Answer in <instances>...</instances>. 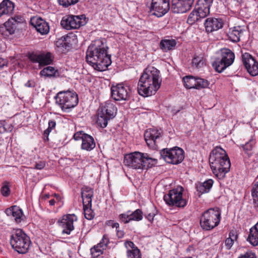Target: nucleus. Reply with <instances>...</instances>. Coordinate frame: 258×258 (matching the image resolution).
Here are the masks:
<instances>
[{"label": "nucleus", "instance_id": "nucleus-49", "mask_svg": "<svg viewBox=\"0 0 258 258\" xmlns=\"http://www.w3.org/2000/svg\"><path fill=\"white\" fill-rule=\"evenodd\" d=\"M87 134L84 133L83 132H78L74 134V139L75 140H79L81 139L83 141L84 136H85Z\"/></svg>", "mask_w": 258, "mask_h": 258}, {"label": "nucleus", "instance_id": "nucleus-55", "mask_svg": "<svg viewBox=\"0 0 258 258\" xmlns=\"http://www.w3.org/2000/svg\"><path fill=\"white\" fill-rule=\"evenodd\" d=\"M35 82L32 80H29L25 84V86L27 87H35Z\"/></svg>", "mask_w": 258, "mask_h": 258}, {"label": "nucleus", "instance_id": "nucleus-6", "mask_svg": "<svg viewBox=\"0 0 258 258\" xmlns=\"http://www.w3.org/2000/svg\"><path fill=\"white\" fill-rule=\"evenodd\" d=\"M221 220V211L215 207L206 210L200 219V225L205 230H211L217 226Z\"/></svg>", "mask_w": 258, "mask_h": 258}, {"label": "nucleus", "instance_id": "nucleus-52", "mask_svg": "<svg viewBox=\"0 0 258 258\" xmlns=\"http://www.w3.org/2000/svg\"><path fill=\"white\" fill-rule=\"evenodd\" d=\"M238 235L237 232L235 230H231L229 233V238H231L232 240L235 241L237 240Z\"/></svg>", "mask_w": 258, "mask_h": 258}, {"label": "nucleus", "instance_id": "nucleus-14", "mask_svg": "<svg viewBox=\"0 0 258 258\" xmlns=\"http://www.w3.org/2000/svg\"><path fill=\"white\" fill-rule=\"evenodd\" d=\"M162 131L156 128H149L144 134L145 140L149 147L156 149L157 144L162 140Z\"/></svg>", "mask_w": 258, "mask_h": 258}, {"label": "nucleus", "instance_id": "nucleus-28", "mask_svg": "<svg viewBox=\"0 0 258 258\" xmlns=\"http://www.w3.org/2000/svg\"><path fill=\"white\" fill-rule=\"evenodd\" d=\"M83 200V206H91L92 198L93 196V190L89 187H85L82 188L81 193Z\"/></svg>", "mask_w": 258, "mask_h": 258}, {"label": "nucleus", "instance_id": "nucleus-33", "mask_svg": "<svg viewBox=\"0 0 258 258\" xmlns=\"http://www.w3.org/2000/svg\"><path fill=\"white\" fill-rule=\"evenodd\" d=\"M213 184L212 179H208L203 183L197 185V191L201 194L208 192Z\"/></svg>", "mask_w": 258, "mask_h": 258}, {"label": "nucleus", "instance_id": "nucleus-37", "mask_svg": "<svg viewBox=\"0 0 258 258\" xmlns=\"http://www.w3.org/2000/svg\"><path fill=\"white\" fill-rule=\"evenodd\" d=\"M201 18H204L210 14V9L202 6L198 5L195 9Z\"/></svg>", "mask_w": 258, "mask_h": 258}, {"label": "nucleus", "instance_id": "nucleus-8", "mask_svg": "<svg viewBox=\"0 0 258 258\" xmlns=\"http://www.w3.org/2000/svg\"><path fill=\"white\" fill-rule=\"evenodd\" d=\"M234 58V53L230 49L222 48L220 50V56L215 59L212 65L216 72L221 73L232 64Z\"/></svg>", "mask_w": 258, "mask_h": 258}, {"label": "nucleus", "instance_id": "nucleus-56", "mask_svg": "<svg viewBox=\"0 0 258 258\" xmlns=\"http://www.w3.org/2000/svg\"><path fill=\"white\" fill-rule=\"evenodd\" d=\"M8 61L6 59L0 57V68L7 66Z\"/></svg>", "mask_w": 258, "mask_h": 258}, {"label": "nucleus", "instance_id": "nucleus-40", "mask_svg": "<svg viewBox=\"0 0 258 258\" xmlns=\"http://www.w3.org/2000/svg\"><path fill=\"white\" fill-rule=\"evenodd\" d=\"M251 195L255 206L258 207V181L253 184Z\"/></svg>", "mask_w": 258, "mask_h": 258}, {"label": "nucleus", "instance_id": "nucleus-36", "mask_svg": "<svg viewBox=\"0 0 258 258\" xmlns=\"http://www.w3.org/2000/svg\"><path fill=\"white\" fill-rule=\"evenodd\" d=\"M144 162H145V169H148L154 166L157 163V159L151 158L147 153L144 154Z\"/></svg>", "mask_w": 258, "mask_h": 258}, {"label": "nucleus", "instance_id": "nucleus-39", "mask_svg": "<svg viewBox=\"0 0 258 258\" xmlns=\"http://www.w3.org/2000/svg\"><path fill=\"white\" fill-rule=\"evenodd\" d=\"M209 84L210 83L208 80L201 78H197L196 89L199 90L208 88Z\"/></svg>", "mask_w": 258, "mask_h": 258}, {"label": "nucleus", "instance_id": "nucleus-54", "mask_svg": "<svg viewBox=\"0 0 258 258\" xmlns=\"http://www.w3.org/2000/svg\"><path fill=\"white\" fill-rule=\"evenodd\" d=\"M51 131V130L48 127L44 132V138H46V139H45V141H48V135L50 133V132Z\"/></svg>", "mask_w": 258, "mask_h": 258}, {"label": "nucleus", "instance_id": "nucleus-47", "mask_svg": "<svg viewBox=\"0 0 258 258\" xmlns=\"http://www.w3.org/2000/svg\"><path fill=\"white\" fill-rule=\"evenodd\" d=\"M46 165V163L44 161H39L38 162H36L34 167H32V169H35L37 170H42L43 169Z\"/></svg>", "mask_w": 258, "mask_h": 258}, {"label": "nucleus", "instance_id": "nucleus-48", "mask_svg": "<svg viewBox=\"0 0 258 258\" xmlns=\"http://www.w3.org/2000/svg\"><path fill=\"white\" fill-rule=\"evenodd\" d=\"M238 258H256L255 254L251 251H248L241 254Z\"/></svg>", "mask_w": 258, "mask_h": 258}, {"label": "nucleus", "instance_id": "nucleus-20", "mask_svg": "<svg viewBox=\"0 0 258 258\" xmlns=\"http://www.w3.org/2000/svg\"><path fill=\"white\" fill-rule=\"evenodd\" d=\"M118 218L120 221L125 224L131 221H139L143 219V212L140 209H137L132 213L129 211L125 213L119 215Z\"/></svg>", "mask_w": 258, "mask_h": 258}, {"label": "nucleus", "instance_id": "nucleus-59", "mask_svg": "<svg viewBox=\"0 0 258 258\" xmlns=\"http://www.w3.org/2000/svg\"><path fill=\"white\" fill-rule=\"evenodd\" d=\"M116 234L118 238H121L124 235V232L122 230H119L118 229H116Z\"/></svg>", "mask_w": 258, "mask_h": 258}, {"label": "nucleus", "instance_id": "nucleus-5", "mask_svg": "<svg viewBox=\"0 0 258 258\" xmlns=\"http://www.w3.org/2000/svg\"><path fill=\"white\" fill-rule=\"evenodd\" d=\"M117 108L111 101L108 100L100 105L96 114V124L102 128L105 127L108 121L114 117Z\"/></svg>", "mask_w": 258, "mask_h": 258}, {"label": "nucleus", "instance_id": "nucleus-26", "mask_svg": "<svg viewBox=\"0 0 258 258\" xmlns=\"http://www.w3.org/2000/svg\"><path fill=\"white\" fill-rule=\"evenodd\" d=\"M14 4L10 0H3L0 3V17L3 15L11 14L14 10Z\"/></svg>", "mask_w": 258, "mask_h": 258}, {"label": "nucleus", "instance_id": "nucleus-7", "mask_svg": "<svg viewBox=\"0 0 258 258\" xmlns=\"http://www.w3.org/2000/svg\"><path fill=\"white\" fill-rule=\"evenodd\" d=\"M55 99L56 104L64 111L75 107L79 102L77 94L69 90L58 92Z\"/></svg>", "mask_w": 258, "mask_h": 258}, {"label": "nucleus", "instance_id": "nucleus-22", "mask_svg": "<svg viewBox=\"0 0 258 258\" xmlns=\"http://www.w3.org/2000/svg\"><path fill=\"white\" fill-rule=\"evenodd\" d=\"M109 242V238L107 235H104L101 240L97 245L90 249L92 256L96 258L103 253Z\"/></svg>", "mask_w": 258, "mask_h": 258}, {"label": "nucleus", "instance_id": "nucleus-45", "mask_svg": "<svg viewBox=\"0 0 258 258\" xmlns=\"http://www.w3.org/2000/svg\"><path fill=\"white\" fill-rule=\"evenodd\" d=\"M58 4L64 8H68L77 3L79 0H57Z\"/></svg>", "mask_w": 258, "mask_h": 258}, {"label": "nucleus", "instance_id": "nucleus-9", "mask_svg": "<svg viewBox=\"0 0 258 258\" xmlns=\"http://www.w3.org/2000/svg\"><path fill=\"white\" fill-rule=\"evenodd\" d=\"M183 188L181 186L169 190L164 196V201L170 206L184 208L187 205V201L183 197Z\"/></svg>", "mask_w": 258, "mask_h": 258}, {"label": "nucleus", "instance_id": "nucleus-44", "mask_svg": "<svg viewBox=\"0 0 258 258\" xmlns=\"http://www.w3.org/2000/svg\"><path fill=\"white\" fill-rule=\"evenodd\" d=\"M254 144V141L253 140H250L244 145H242V148L245 153L249 155L250 154V152L252 150Z\"/></svg>", "mask_w": 258, "mask_h": 258}, {"label": "nucleus", "instance_id": "nucleus-10", "mask_svg": "<svg viewBox=\"0 0 258 258\" xmlns=\"http://www.w3.org/2000/svg\"><path fill=\"white\" fill-rule=\"evenodd\" d=\"M160 155L166 162L175 165L181 163L184 158V151L177 147L164 149L160 151Z\"/></svg>", "mask_w": 258, "mask_h": 258}, {"label": "nucleus", "instance_id": "nucleus-58", "mask_svg": "<svg viewBox=\"0 0 258 258\" xmlns=\"http://www.w3.org/2000/svg\"><path fill=\"white\" fill-rule=\"evenodd\" d=\"M154 216H155L154 214L149 213L146 216V217L148 219V220L149 221L152 222L153 220Z\"/></svg>", "mask_w": 258, "mask_h": 258}, {"label": "nucleus", "instance_id": "nucleus-15", "mask_svg": "<svg viewBox=\"0 0 258 258\" xmlns=\"http://www.w3.org/2000/svg\"><path fill=\"white\" fill-rule=\"evenodd\" d=\"M169 0L152 1L150 6V12L158 17L164 15L169 10Z\"/></svg>", "mask_w": 258, "mask_h": 258}, {"label": "nucleus", "instance_id": "nucleus-42", "mask_svg": "<svg viewBox=\"0 0 258 258\" xmlns=\"http://www.w3.org/2000/svg\"><path fill=\"white\" fill-rule=\"evenodd\" d=\"M91 206H87L85 207L83 206L84 213L85 217L88 220H91L94 217V213L90 207Z\"/></svg>", "mask_w": 258, "mask_h": 258}, {"label": "nucleus", "instance_id": "nucleus-30", "mask_svg": "<svg viewBox=\"0 0 258 258\" xmlns=\"http://www.w3.org/2000/svg\"><path fill=\"white\" fill-rule=\"evenodd\" d=\"M95 146V142L92 136L88 134L84 136L81 145L82 149L90 151L93 150Z\"/></svg>", "mask_w": 258, "mask_h": 258}, {"label": "nucleus", "instance_id": "nucleus-1", "mask_svg": "<svg viewBox=\"0 0 258 258\" xmlns=\"http://www.w3.org/2000/svg\"><path fill=\"white\" fill-rule=\"evenodd\" d=\"M108 49L106 39L92 41L86 52L87 62L98 71H105L111 63V55L108 54Z\"/></svg>", "mask_w": 258, "mask_h": 258}, {"label": "nucleus", "instance_id": "nucleus-24", "mask_svg": "<svg viewBox=\"0 0 258 258\" xmlns=\"http://www.w3.org/2000/svg\"><path fill=\"white\" fill-rule=\"evenodd\" d=\"M31 24L41 34H46L49 31V26L48 23L40 17L31 19Z\"/></svg>", "mask_w": 258, "mask_h": 258}, {"label": "nucleus", "instance_id": "nucleus-12", "mask_svg": "<svg viewBox=\"0 0 258 258\" xmlns=\"http://www.w3.org/2000/svg\"><path fill=\"white\" fill-rule=\"evenodd\" d=\"M86 23V17L83 15H67L62 18L60 22L61 26L68 30L78 29L81 26L85 25Z\"/></svg>", "mask_w": 258, "mask_h": 258}, {"label": "nucleus", "instance_id": "nucleus-3", "mask_svg": "<svg viewBox=\"0 0 258 258\" xmlns=\"http://www.w3.org/2000/svg\"><path fill=\"white\" fill-rule=\"evenodd\" d=\"M209 162L213 173L219 179L224 178L230 170V159L226 151L220 146H216L211 151Z\"/></svg>", "mask_w": 258, "mask_h": 258}, {"label": "nucleus", "instance_id": "nucleus-57", "mask_svg": "<svg viewBox=\"0 0 258 258\" xmlns=\"http://www.w3.org/2000/svg\"><path fill=\"white\" fill-rule=\"evenodd\" d=\"M56 125V122L54 120H50L48 122V128L51 130L54 128Z\"/></svg>", "mask_w": 258, "mask_h": 258}, {"label": "nucleus", "instance_id": "nucleus-2", "mask_svg": "<svg viewBox=\"0 0 258 258\" xmlns=\"http://www.w3.org/2000/svg\"><path fill=\"white\" fill-rule=\"evenodd\" d=\"M161 82L159 71L153 67H149L144 70L140 78L138 92L143 96L154 95L160 88Z\"/></svg>", "mask_w": 258, "mask_h": 258}, {"label": "nucleus", "instance_id": "nucleus-63", "mask_svg": "<svg viewBox=\"0 0 258 258\" xmlns=\"http://www.w3.org/2000/svg\"><path fill=\"white\" fill-rule=\"evenodd\" d=\"M66 43H66V42H64L63 43V44L62 45V46H63V45H66Z\"/></svg>", "mask_w": 258, "mask_h": 258}, {"label": "nucleus", "instance_id": "nucleus-19", "mask_svg": "<svg viewBox=\"0 0 258 258\" xmlns=\"http://www.w3.org/2000/svg\"><path fill=\"white\" fill-rule=\"evenodd\" d=\"M17 20L15 18L9 19L0 26V34L5 38L13 34L17 28Z\"/></svg>", "mask_w": 258, "mask_h": 258}, {"label": "nucleus", "instance_id": "nucleus-17", "mask_svg": "<svg viewBox=\"0 0 258 258\" xmlns=\"http://www.w3.org/2000/svg\"><path fill=\"white\" fill-rule=\"evenodd\" d=\"M194 0H172L171 10L174 13H184L189 10Z\"/></svg>", "mask_w": 258, "mask_h": 258}, {"label": "nucleus", "instance_id": "nucleus-51", "mask_svg": "<svg viewBox=\"0 0 258 258\" xmlns=\"http://www.w3.org/2000/svg\"><path fill=\"white\" fill-rule=\"evenodd\" d=\"M106 224L108 226L111 227L112 228H115L116 229L119 228V224L116 222H114V221L112 220L107 221Z\"/></svg>", "mask_w": 258, "mask_h": 258}, {"label": "nucleus", "instance_id": "nucleus-38", "mask_svg": "<svg viewBox=\"0 0 258 258\" xmlns=\"http://www.w3.org/2000/svg\"><path fill=\"white\" fill-rule=\"evenodd\" d=\"M200 18H201L199 16L197 11L194 10L189 15L187 20V23L190 25H192Z\"/></svg>", "mask_w": 258, "mask_h": 258}, {"label": "nucleus", "instance_id": "nucleus-13", "mask_svg": "<svg viewBox=\"0 0 258 258\" xmlns=\"http://www.w3.org/2000/svg\"><path fill=\"white\" fill-rule=\"evenodd\" d=\"M111 93L112 98L116 101L128 100L131 91L128 85L121 83L116 85H112Z\"/></svg>", "mask_w": 258, "mask_h": 258}, {"label": "nucleus", "instance_id": "nucleus-18", "mask_svg": "<svg viewBox=\"0 0 258 258\" xmlns=\"http://www.w3.org/2000/svg\"><path fill=\"white\" fill-rule=\"evenodd\" d=\"M77 220L75 214H68L63 216L60 221H58L59 225L63 228L62 233L69 235L74 229V222Z\"/></svg>", "mask_w": 258, "mask_h": 258}, {"label": "nucleus", "instance_id": "nucleus-11", "mask_svg": "<svg viewBox=\"0 0 258 258\" xmlns=\"http://www.w3.org/2000/svg\"><path fill=\"white\" fill-rule=\"evenodd\" d=\"M144 154L140 152H135L126 154L124 156V164L135 169H145Z\"/></svg>", "mask_w": 258, "mask_h": 258}, {"label": "nucleus", "instance_id": "nucleus-32", "mask_svg": "<svg viewBox=\"0 0 258 258\" xmlns=\"http://www.w3.org/2000/svg\"><path fill=\"white\" fill-rule=\"evenodd\" d=\"M176 45L174 39H162L161 40L159 47L164 52L173 49Z\"/></svg>", "mask_w": 258, "mask_h": 258}, {"label": "nucleus", "instance_id": "nucleus-4", "mask_svg": "<svg viewBox=\"0 0 258 258\" xmlns=\"http://www.w3.org/2000/svg\"><path fill=\"white\" fill-rule=\"evenodd\" d=\"M10 244L12 248L19 253H26L30 247V237L21 229L15 230L11 235Z\"/></svg>", "mask_w": 258, "mask_h": 258}, {"label": "nucleus", "instance_id": "nucleus-23", "mask_svg": "<svg viewBox=\"0 0 258 258\" xmlns=\"http://www.w3.org/2000/svg\"><path fill=\"white\" fill-rule=\"evenodd\" d=\"M206 31L211 33L221 29L223 26V21L220 18L210 17L204 23Z\"/></svg>", "mask_w": 258, "mask_h": 258}, {"label": "nucleus", "instance_id": "nucleus-34", "mask_svg": "<svg viewBox=\"0 0 258 258\" xmlns=\"http://www.w3.org/2000/svg\"><path fill=\"white\" fill-rule=\"evenodd\" d=\"M40 75L42 76L48 77H56L59 76V73L57 70H55L53 67L49 66L41 70L40 72Z\"/></svg>", "mask_w": 258, "mask_h": 258}, {"label": "nucleus", "instance_id": "nucleus-53", "mask_svg": "<svg viewBox=\"0 0 258 258\" xmlns=\"http://www.w3.org/2000/svg\"><path fill=\"white\" fill-rule=\"evenodd\" d=\"M6 124L1 122L0 123V133H3L5 132H7L9 131V130H7L6 128Z\"/></svg>", "mask_w": 258, "mask_h": 258}, {"label": "nucleus", "instance_id": "nucleus-46", "mask_svg": "<svg viewBox=\"0 0 258 258\" xmlns=\"http://www.w3.org/2000/svg\"><path fill=\"white\" fill-rule=\"evenodd\" d=\"M213 0H198V5L202 6L210 9Z\"/></svg>", "mask_w": 258, "mask_h": 258}, {"label": "nucleus", "instance_id": "nucleus-35", "mask_svg": "<svg viewBox=\"0 0 258 258\" xmlns=\"http://www.w3.org/2000/svg\"><path fill=\"white\" fill-rule=\"evenodd\" d=\"M197 78L186 76L183 78L184 86L187 89H196Z\"/></svg>", "mask_w": 258, "mask_h": 258}, {"label": "nucleus", "instance_id": "nucleus-29", "mask_svg": "<svg viewBox=\"0 0 258 258\" xmlns=\"http://www.w3.org/2000/svg\"><path fill=\"white\" fill-rule=\"evenodd\" d=\"M247 240L252 245H258V221L254 226L250 229Z\"/></svg>", "mask_w": 258, "mask_h": 258}, {"label": "nucleus", "instance_id": "nucleus-16", "mask_svg": "<svg viewBox=\"0 0 258 258\" xmlns=\"http://www.w3.org/2000/svg\"><path fill=\"white\" fill-rule=\"evenodd\" d=\"M242 61L248 73L252 76L258 75V62L249 53H245L242 54Z\"/></svg>", "mask_w": 258, "mask_h": 258}, {"label": "nucleus", "instance_id": "nucleus-50", "mask_svg": "<svg viewBox=\"0 0 258 258\" xmlns=\"http://www.w3.org/2000/svg\"><path fill=\"white\" fill-rule=\"evenodd\" d=\"M233 240L231 239V238H227L225 241V245L228 249H230L234 243Z\"/></svg>", "mask_w": 258, "mask_h": 258}, {"label": "nucleus", "instance_id": "nucleus-21", "mask_svg": "<svg viewBox=\"0 0 258 258\" xmlns=\"http://www.w3.org/2000/svg\"><path fill=\"white\" fill-rule=\"evenodd\" d=\"M29 58L33 62H38L40 66H46L52 62L51 53L50 52L41 53H31Z\"/></svg>", "mask_w": 258, "mask_h": 258}, {"label": "nucleus", "instance_id": "nucleus-27", "mask_svg": "<svg viewBox=\"0 0 258 258\" xmlns=\"http://www.w3.org/2000/svg\"><path fill=\"white\" fill-rule=\"evenodd\" d=\"M6 213L8 216L13 217L17 223L21 222L23 212L19 207L16 206H12L6 210Z\"/></svg>", "mask_w": 258, "mask_h": 258}, {"label": "nucleus", "instance_id": "nucleus-43", "mask_svg": "<svg viewBox=\"0 0 258 258\" xmlns=\"http://www.w3.org/2000/svg\"><path fill=\"white\" fill-rule=\"evenodd\" d=\"M192 63L193 66H195L197 68H199L204 66L205 60L202 57L197 56L192 59Z\"/></svg>", "mask_w": 258, "mask_h": 258}, {"label": "nucleus", "instance_id": "nucleus-60", "mask_svg": "<svg viewBox=\"0 0 258 258\" xmlns=\"http://www.w3.org/2000/svg\"><path fill=\"white\" fill-rule=\"evenodd\" d=\"M54 197L57 199L58 200V201L60 200H61V198H60V196H59V195L58 194H54L53 195Z\"/></svg>", "mask_w": 258, "mask_h": 258}, {"label": "nucleus", "instance_id": "nucleus-31", "mask_svg": "<svg viewBox=\"0 0 258 258\" xmlns=\"http://www.w3.org/2000/svg\"><path fill=\"white\" fill-rule=\"evenodd\" d=\"M242 33V29L240 26H235L230 29L228 34L229 39L232 42H237L240 40Z\"/></svg>", "mask_w": 258, "mask_h": 258}, {"label": "nucleus", "instance_id": "nucleus-62", "mask_svg": "<svg viewBox=\"0 0 258 258\" xmlns=\"http://www.w3.org/2000/svg\"><path fill=\"white\" fill-rule=\"evenodd\" d=\"M49 197H50V195L49 194H45L44 196V199H48V198H49Z\"/></svg>", "mask_w": 258, "mask_h": 258}, {"label": "nucleus", "instance_id": "nucleus-61", "mask_svg": "<svg viewBox=\"0 0 258 258\" xmlns=\"http://www.w3.org/2000/svg\"><path fill=\"white\" fill-rule=\"evenodd\" d=\"M55 201L54 199H51L49 201V205L53 206L55 204Z\"/></svg>", "mask_w": 258, "mask_h": 258}, {"label": "nucleus", "instance_id": "nucleus-25", "mask_svg": "<svg viewBox=\"0 0 258 258\" xmlns=\"http://www.w3.org/2000/svg\"><path fill=\"white\" fill-rule=\"evenodd\" d=\"M124 245L127 249V258H142L140 250L137 246H135L134 243L132 241H126L124 242Z\"/></svg>", "mask_w": 258, "mask_h": 258}, {"label": "nucleus", "instance_id": "nucleus-41", "mask_svg": "<svg viewBox=\"0 0 258 258\" xmlns=\"http://www.w3.org/2000/svg\"><path fill=\"white\" fill-rule=\"evenodd\" d=\"M10 183L7 181H5L2 183L1 188V194L5 197H8L10 194Z\"/></svg>", "mask_w": 258, "mask_h": 258}]
</instances>
